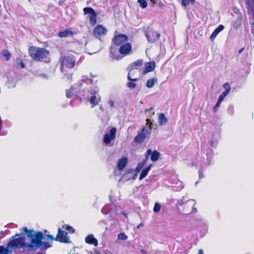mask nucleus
Here are the masks:
<instances>
[{"label":"nucleus","mask_w":254,"mask_h":254,"mask_svg":"<svg viewBox=\"0 0 254 254\" xmlns=\"http://www.w3.org/2000/svg\"><path fill=\"white\" fill-rule=\"evenodd\" d=\"M228 94V91H223L219 96L218 101L221 102L224 99V98L227 96Z\"/></svg>","instance_id":"nucleus-34"},{"label":"nucleus","mask_w":254,"mask_h":254,"mask_svg":"<svg viewBox=\"0 0 254 254\" xmlns=\"http://www.w3.org/2000/svg\"><path fill=\"white\" fill-rule=\"evenodd\" d=\"M74 34V32L69 29H65L64 31H60L58 36L60 37H66L68 36H72Z\"/></svg>","instance_id":"nucleus-20"},{"label":"nucleus","mask_w":254,"mask_h":254,"mask_svg":"<svg viewBox=\"0 0 254 254\" xmlns=\"http://www.w3.org/2000/svg\"><path fill=\"white\" fill-rule=\"evenodd\" d=\"M42 248V252H39L37 253V254H46L45 252H46V251L47 249H46V250L45 251V250L43 249V246H41V247H40V248ZM39 249H40V248H39Z\"/></svg>","instance_id":"nucleus-44"},{"label":"nucleus","mask_w":254,"mask_h":254,"mask_svg":"<svg viewBox=\"0 0 254 254\" xmlns=\"http://www.w3.org/2000/svg\"><path fill=\"white\" fill-rule=\"evenodd\" d=\"M62 73L64 74V78L67 80L70 81L72 80V75H73L72 73H67L66 70L65 72H62Z\"/></svg>","instance_id":"nucleus-29"},{"label":"nucleus","mask_w":254,"mask_h":254,"mask_svg":"<svg viewBox=\"0 0 254 254\" xmlns=\"http://www.w3.org/2000/svg\"><path fill=\"white\" fill-rule=\"evenodd\" d=\"M140 166L142 167V168L143 167V166L145 165L144 163H143V162H140L138 164Z\"/></svg>","instance_id":"nucleus-50"},{"label":"nucleus","mask_w":254,"mask_h":254,"mask_svg":"<svg viewBox=\"0 0 254 254\" xmlns=\"http://www.w3.org/2000/svg\"><path fill=\"white\" fill-rule=\"evenodd\" d=\"M195 0H182L181 4L184 7H187L190 3L194 4Z\"/></svg>","instance_id":"nucleus-27"},{"label":"nucleus","mask_w":254,"mask_h":254,"mask_svg":"<svg viewBox=\"0 0 254 254\" xmlns=\"http://www.w3.org/2000/svg\"><path fill=\"white\" fill-rule=\"evenodd\" d=\"M47 238L50 239L51 241L55 240L56 241V238H55L53 235H47Z\"/></svg>","instance_id":"nucleus-43"},{"label":"nucleus","mask_w":254,"mask_h":254,"mask_svg":"<svg viewBox=\"0 0 254 254\" xmlns=\"http://www.w3.org/2000/svg\"><path fill=\"white\" fill-rule=\"evenodd\" d=\"M133 81H129L127 84V86L129 89H133L135 88L136 86L135 83L133 82Z\"/></svg>","instance_id":"nucleus-36"},{"label":"nucleus","mask_w":254,"mask_h":254,"mask_svg":"<svg viewBox=\"0 0 254 254\" xmlns=\"http://www.w3.org/2000/svg\"><path fill=\"white\" fill-rule=\"evenodd\" d=\"M143 226V224L142 223H140L138 226H137V228H140V227H142Z\"/></svg>","instance_id":"nucleus-55"},{"label":"nucleus","mask_w":254,"mask_h":254,"mask_svg":"<svg viewBox=\"0 0 254 254\" xmlns=\"http://www.w3.org/2000/svg\"><path fill=\"white\" fill-rule=\"evenodd\" d=\"M67 233L61 230L60 228L58 229V234L56 237V241L61 243H67L69 242V239L67 237Z\"/></svg>","instance_id":"nucleus-11"},{"label":"nucleus","mask_w":254,"mask_h":254,"mask_svg":"<svg viewBox=\"0 0 254 254\" xmlns=\"http://www.w3.org/2000/svg\"><path fill=\"white\" fill-rule=\"evenodd\" d=\"M136 71L134 70V72H132L131 76H130V79H128L129 81H137V78L134 76Z\"/></svg>","instance_id":"nucleus-38"},{"label":"nucleus","mask_w":254,"mask_h":254,"mask_svg":"<svg viewBox=\"0 0 254 254\" xmlns=\"http://www.w3.org/2000/svg\"><path fill=\"white\" fill-rule=\"evenodd\" d=\"M63 228L66 231H68V232L72 234L74 232V229L71 226H70L69 225H64L63 226Z\"/></svg>","instance_id":"nucleus-33"},{"label":"nucleus","mask_w":254,"mask_h":254,"mask_svg":"<svg viewBox=\"0 0 254 254\" xmlns=\"http://www.w3.org/2000/svg\"><path fill=\"white\" fill-rule=\"evenodd\" d=\"M84 14L90 13L89 22L91 26H94L97 23V13L91 7H86L83 8Z\"/></svg>","instance_id":"nucleus-6"},{"label":"nucleus","mask_w":254,"mask_h":254,"mask_svg":"<svg viewBox=\"0 0 254 254\" xmlns=\"http://www.w3.org/2000/svg\"><path fill=\"white\" fill-rule=\"evenodd\" d=\"M221 103V102H220V101H217L216 105H215V106L213 108L214 112H216L217 111V109L219 107Z\"/></svg>","instance_id":"nucleus-41"},{"label":"nucleus","mask_w":254,"mask_h":254,"mask_svg":"<svg viewBox=\"0 0 254 254\" xmlns=\"http://www.w3.org/2000/svg\"><path fill=\"white\" fill-rule=\"evenodd\" d=\"M128 40V37L124 34H119L114 36L113 43L116 46H121Z\"/></svg>","instance_id":"nucleus-10"},{"label":"nucleus","mask_w":254,"mask_h":254,"mask_svg":"<svg viewBox=\"0 0 254 254\" xmlns=\"http://www.w3.org/2000/svg\"><path fill=\"white\" fill-rule=\"evenodd\" d=\"M15 66L17 68H24L25 67V64L21 60H17Z\"/></svg>","instance_id":"nucleus-30"},{"label":"nucleus","mask_w":254,"mask_h":254,"mask_svg":"<svg viewBox=\"0 0 254 254\" xmlns=\"http://www.w3.org/2000/svg\"><path fill=\"white\" fill-rule=\"evenodd\" d=\"M168 119L163 113L158 114V123L160 126L166 125Z\"/></svg>","instance_id":"nucleus-21"},{"label":"nucleus","mask_w":254,"mask_h":254,"mask_svg":"<svg viewBox=\"0 0 254 254\" xmlns=\"http://www.w3.org/2000/svg\"><path fill=\"white\" fill-rule=\"evenodd\" d=\"M142 168V167H141V166H140L138 164V165H137V167H136V172H139V171L141 170V169Z\"/></svg>","instance_id":"nucleus-45"},{"label":"nucleus","mask_w":254,"mask_h":254,"mask_svg":"<svg viewBox=\"0 0 254 254\" xmlns=\"http://www.w3.org/2000/svg\"><path fill=\"white\" fill-rule=\"evenodd\" d=\"M108 33L107 29L103 25H97L93 30V35L99 40Z\"/></svg>","instance_id":"nucleus-5"},{"label":"nucleus","mask_w":254,"mask_h":254,"mask_svg":"<svg viewBox=\"0 0 254 254\" xmlns=\"http://www.w3.org/2000/svg\"><path fill=\"white\" fill-rule=\"evenodd\" d=\"M193 200H188L182 204V212L185 214H189L196 211Z\"/></svg>","instance_id":"nucleus-4"},{"label":"nucleus","mask_w":254,"mask_h":254,"mask_svg":"<svg viewBox=\"0 0 254 254\" xmlns=\"http://www.w3.org/2000/svg\"><path fill=\"white\" fill-rule=\"evenodd\" d=\"M85 242L89 245H93L97 247L98 243L97 240L94 237L93 235H88L85 239Z\"/></svg>","instance_id":"nucleus-17"},{"label":"nucleus","mask_w":254,"mask_h":254,"mask_svg":"<svg viewBox=\"0 0 254 254\" xmlns=\"http://www.w3.org/2000/svg\"><path fill=\"white\" fill-rule=\"evenodd\" d=\"M152 166V164H150L149 166H148L147 167H146L145 169L142 170L140 176H139V180H141L144 178L148 174V172L151 169V167Z\"/></svg>","instance_id":"nucleus-22"},{"label":"nucleus","mask_w":254,"mask_h":254,"mask_svg":"<svg viewBox=\"0 0 254 254\" xmlns=\"http://www.w3.org/2000/svg\"><path fill=\"white\" fill-rule=\"evenodd\" d=\"M1 55L6 61H8L11 58V54L7 50H2Z\"/></svg>","instance_id":"nucleus-26"},{"label":"nucleus","mask_w":254,"mask_h":254,"mask_svg":"<svg viewBox=\"0 0 254 254\" xmlns=\"http://www.w3.org/2000/svg\"><path fill=\"white\" fill-rule=\"evenodd\" d=\"M152 153V152L151 149H148L145 153V157H146L147 158H148L150 154L151 155Z\"/></svg>","instance_id":"nucleus-42"},{"label":"nucleus","mask_w":254,"mask_h":254,"mask_svg":"<svg viewBox=\"0 0 254 254\" xmlns=\"http://www.w3.org/2000/svg\"><path fill=\"white\" fill-rule=\"evenodd\" d=\"M119 50L117 48L111 46L110 48V57L114 60H120L122 57L119 54Z\"/></svg>","instance_id":"nucleus-14"},{"label":"nucleus","mask_w":254,"mask_h":254,"mask_svg":"<svg viewBox=\"0 0 254 254\" xmlns=\"http://www.w3.org/2000/svg\"><path fill=\"white\" fill-rule=\"evenodd\" d=\"M248 13L251 15L253 18H254V5L250 6L248 9Z\"/></svg>","instance_id":"nucleus-32"},{"label":"nucleus","mask_w":254,"mask_h":254,"mask_svg":"<svg viewBox=\"0 0 254 254\" xmlns=\"http://www.w3.org/2000/svg\"><path fill=\"white\" fill-rule=\"evenodd\" d=\"M127 158L126 157H124L119 160L118 163V169L119 170H122L126 166L127 163Z\"/></svg>","instance_id":"nucleus-18"},{"label":"nucleus","mask_w":254,"mask_h":254,"mask_svg":"<svg viewBox=\"0 0 254 254\" xmlns=\"http://www.w3.org/2000/svg\"><path fill=\"white\" fill-rule=\"evenodd\" d=\"M127 235H126L124 233H120L118 235V239L122 240H127Z\"/></svg>","instance_id":"nucleus-39"},{"label":"nucleus","mask_w":254,"mask_h":254,"mask_svg":"<svg viewBox=\"0 0 254 254\" xmlns=\"http://www.w3.org/2000/svg\"><path fill=\"white\" fill-rule=\"evenodd\" d=\"M60 70L62 72L66 71L65 68H72L74 67L76 61L73 56H64L60 59Z\"/></svg>","instance_id":"nucleus-3"},{"label":"nucleus","mask_w":254,"mask_h":254,"mask_svg":"<svg viewBox=\"0 0 254 254\" xmlns=\"http://www.w3.org/2000/svg\"><path fill=\"white\" fill-rule=\"evenodd\" d=\"M138 2L139 3L141 7L144 8L147 6V1L145 0H138Z\"/></svg>","instance_id":"nucleus-35"},{"label":"nucleus","mask_w":254,"mask_h":254,"mask_svg":"<svg viewBox=\"0 0 254 254\" xmlns=\"http://www.w3.org/2000/svg\"><path fill=\"white\" fill-rule=\"evenodd\" d=\"M224 28V26L223 25H219L213 31L212 33L210 36V39L211 41H213L216 36L221 31H222Z\"/></svg>","instance_id":"nucleus-19"},{"label":"nucleus","mask_w":254,"mask_h":254,"mask_svg":"<svg viewBox=\"0 0 254 254\" xmlns=\"http://www.w3.org/2000/svg\"><path fill=\"white\" fill-rule=\"evenodd\" d=\"M155 66V63L153 61L146 63L144 64V69L142 73L144 74L153 71Z\"/></svg>","instance_id":"nucleus-15"},{"label":"nucleus","mask_w":254,"mask_h":254,"mask_svg":"<svg viewBox=\"0 0 254 254\" xmlns=\"http://www.w3.org/2000/svg\"><path fill=\"white\" fill-rule=\"evenodd\" d=\"M109 104L110 105L111 107H113L114 105V101H112V100H110L109 101Z\"/></svg>","instance_id":"nucleus-46"},{"label":"nucleus","mask_w":254,"mask_h":254,"mask_svg":"<svg viewBox=\"0 0 254 254\" xmlns=\"http://www.w3.org/2000/svg\"><path fill=\"white\" fill-rule=\"evenodd\" d=\"M253 27H252V33L254 36V22L252 23Z\"/></svg>","instance_id":"nucleus-47"},{"label":"nucleus","mask_w":254,"mask_h":254,"mask_svg":"<svg viewBox=\"0 0 254 254\" xmlns=\"http://www.w3.org/2000/svg\"><path fill=\"white\" fill-rule=\"evenodd\" d=\"M160 153L158 151L154 150L152 152L151 154L150 159L152 161L155 162L158 160V159L160 157Z\"/></svg>","instance_id":"nucleus-23"},{"label":"nucleus","mask_w":254,"mask_h":254,"mask_svg":"<svg viewBox=\"0 0 254 254\" xmlns=\"http://www.w3.org/2000/svg\"><path fill=\"white\" fill-rule=\"evenodd\" d=\"M10 252L11 250L8 249L7 246L6 248L3 246H0V254H8Z\"/></svg>","instance_id":"nucleus-28"},{"label":"nucleus","mask_w":254,"mask_h":254,"mask_svg":"<svg viewBox=\"0 0 254 254\" xmlns=\"http://www.w3.org/2000/svg\"><path fill=\"white\" fill-rule=\"evenodd\" d=\"M145 36L148 41L150 43H154L157 41L160 37V34L152 29H148L145 32Z\"/></svg>","instance_id":"nucleus-8"},{"label":"nucleus","mask_w":254,"mask_h":254,"mask_svg":"<svg viewBox=\"0 0 254 254\" xmlns=\"http://www.w3.org/2000/svg\"><path fill=\"white\" fill-rule=\"evenodd\" d=\"M146 124L145 126H146V132H149V133H151V129L152 128V123L150 121L149 119H147L146 120Z\"/></svg>","instance_id":"nucleus-25"},{"label":"nucleus","mask_w":254,"mask_h":254,"mask_svg":"<svg viewBox=\"0 0 254 254\" xmlns=\"http://www.w3.org/2000/svg\"><path fill=\"white\" fill-rule=\"evenodd\" d=\"M132 49L131 45L129 43H126L120 46L119 52L121 55L126 56L129 54Z\"/></svg>","instance_id":"nucleus-12"},{"label":"nucleus","mask_w":254,"mask_h":254,"mask_svg":"<svg viewBox=\"0 0 254 254\" xmlns=\"http://www.w3.org/2000/svg\"><path fill=\"white\" fill-rule=\"evenodd\" d=\"M244 50V48H242V49H241L239 51L238 53H239V54H241V53L243 52V51Z\"/></svg>","instance_id":"nucleus-52"},{"label":"nucleus","mask_w":254,"mask_h":254,"mask_svg":"<svg viewBox=\"0 0 254 254\" xmlns=\"http://www.w3.org/2000/svg\"><path fill=\"white\" fill-rule=\"evenodd\" d=\"M146 126L143 127L140 131L138 132L133 139V141L137 144H141L145 140L146 134H150L149 132H146Z\"/></svg>","instance_id":"nucleus-7"},{"label":"nucleus","mask_w":254,"mask_h":254,"mask_svg":"<svg viewBox=\"0 0 254 254\" xmlns=\"http://www.w3.org/2000/svg\"><path fill=\"white\" fill-rule=\"evenodd\" d=\"M140 166L142 167V168L143 167V166L145 165L144 163H143V162H140L138 164Z\"/></svg>","instance_id":"nucleus-49"},{"label":"nucleus","mask_w":254,"mask_h":254,"mask_svg":"<svg viewBox=\"0 0 254 254\" xmlns=\"http://www.w3.org/2000/svg\"><path fill=\"white\" fill-rule=\"evenodd\" d=\"M157 80L155 78H152L149 79L147 81V82L146 83V86L148 88H152L154 86L155 83L157 82Z\"/></svg>","instance_id":"nucleus-24"},{"label":"nucleus","mask_w":254,"mask_h":254,"mask_svg":"<svg viewBox=\"0 0 254 254\" xmlns=\"http://www.w3.org/2000/svg\"><path fill=\"white\" fill-rule=\"evenodd\" d=\"M117 129L115 127H113L110 130V134H106L104 136L103 141L105 144H109L111 141L116 137V133Z\"/></svg>","instance_id":"nucleus-13"},{"label":"nucleus","mask_w":254,"mask_h":254,"mask_svg":"<svg viewBox=\"0 0 254 254\" xmlns=\"http://www.w3.org/2000/svg\"><path fill=\"white\" fill-rule=\"evenodd\" d=\"M148 159V158H147L146 157H145V159H143L141 162L146 164Z\"/></svg>","instance_id":"nucleus-48"},{"label":"nucleus","mask_w":254,"mask_h":254,"mask_svg":"<svg viewBox=\"0 0 254 254\" xmlns=\"http://www.w3.org/2000/svg\"><path fill=\"white\" fill-rule=\"evenodd\" d=\"M141 252L143 254H147V253L144 250H141Z\"/></svg>","instance_id":"nucleus-51"},{"label":"nucleus","mask_w":254,"mask_h":254,"mask_svg":"<svg viewBox=\"0 0 254 254\" xmlns=\"http://www.w3.org/2000/svg\"><path fill=\"white\" fill-rule=\"evenodd\" d=\"M73 94V89L72 87H71L69 90H66V96L67 98H70L72 97Z\"/></svg>","instance_id":"nucleus-31"},{"label":"nucleus","mask_w":254,"mask_h":254,"mask_svg":"<svg viewBox=\"0 0 254 254\" xmlns=\"http://www.w3.org/2000/svg\"><path fill=\"white\" fill-rule=\"evenodd\" d=\"M203 252L202 250H199L198 252V254H203Z\"/></svg>","instance_id":"nucleus-53"},{"label":"nucleus","mask_w":254,"mask_h":254,"mask_svg":"<svg viewBox=\"0 0 254 254\" xmlns=\"http://www.w3.org/2000/svg\"><path fill=\"white\" fill-rule=\"evenodd\" d=\"M28 53L30 57L36 61H41L50 54L49 51L46 49L33 46L29 48Z\"/></svg>","instance_id":"nucleus-2"},{"label":"nucleus","mask_w":254,"mask_h":254,"mask_svg":"<svg viewBox=\"0 0 254 254\" xmlns=\"http://www.w3.org/2000/svg\"><path fill=\"white\" fill-rule=\"evenodd\" d=\"M143 64V61L142 60L140 59L134 62L131 63L128 68L129 69V71L127 74V79H130V76H131L132 72L134 71V70L137 69L139 67L142 66Z\"/></svg>","instance_id":"nucleus-9"},{"label":"nucleus","mask_w":254,"mask_h":254,"mask_svg":"<svg viewBox=\"0 0 254 254\" xmlns=\"http://www.w3.org/2000/svg\"><path fill=\"white\" fill-rule=\"evenodd\" d=\"M100 99L101 98L99 95L97 94L96 92L92 94V95L89 99V102L92 105V107H94L97 105L100 100Z\"/></svg>","instance_id":"nucleus-16"},{"label":"nucleus","mask_w":254,"mask_h":254,"mask_svg":"<svg viewBox=\"0 0 254 254\" xmlns=\"http://www.w3.org/2000/svg\"><path fill=\"white\" fill-rule=\"evenodd\" d=\"M223 87L225 88V91H228V94L229 93L231 90V87L228 83H225L223 85Z\"/></svg>","instance_id":"nucleus-40"},{"label":"nucleus","mask_w":254,"mask_h":254,"mask_svg":"<svg viewBox=\"0 0 254 254\" xmlns=\"http://www.w3.org/2000/svg\"><path fill=\"white\" fill-rule=\"evenodd\" d=\"M152 110H153V108H152V107H151V108H150V109L146 110L145 111V112L146 113L147 112H149L150 111Z\"/></svg>","instance_id":"nucleus-54"},{"label":"nucleus","mask_w":254,"mask_h":254,"mask_svg":"<svg viewBox=\"0 0 254 254\" xmlns=\"http://www.w3.org/2000/svg\"><path fill=\"white\" fill-rule=\"evenodd\" d=\"M161 209V206L158 203H156L154 205V208H153V211L154 212H159Z\"/></svg>","instance_id":"nucleus-37"},{"label":"nucleus","mask_w":254,"mask_h":254,"mask_svg":"<svg viewBox=\"0 0 254 254\" xmlns=\"http://www.w3.org/2000/svg\"><path fill=\"white\" fill-rule=\"evenodd\" d=\"M23 230L28 238L29 242H25V237L15 238V237L19 236V234H16L11 238L7 244V247L9 250L23 248L28 252H35L41 246L43 247L45 251L52 247L50 243L42 241L44 235L42 232H35L33 230H28L27 227H24Z\"/></svg>","instance_id":"nucleus-1"}]
</instances>
